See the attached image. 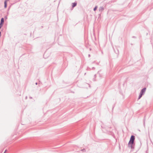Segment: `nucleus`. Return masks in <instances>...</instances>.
<instances>
[{
    "mask_svg": "<svg viewBox=\"0 0 153 153\" xmlns=\"http://www.w3.org/2000/svg\"><path fill=\"white\" fill-rule=\"evenodd\" d=\"M134 143L131 142H129L128 143V147L131 148L133 149H134Z\"/></svg>",
    "mask_w": 153,
    "mask_h": 153,
    "instance_id": "nucleus-1",
    "label": "nucleus"
},
{
    "mask_svg": "<svg viewBox=\"0 0 153 153\" xmlns=\"http://www.w3.org/2000/svg\"><path fill=\"white\" fill-rule=\"evenodd\" d=\"M4 19L3 18H1L0 23V29L2 27L4 23Z\"/></svg>",
    "mask_w": 153,
    "mask_h": 153,
    "instance_id": "nucleus-2",
    "label": "nucleus"
},
{
    "mask_svg": "<svg viewBox=\"0 0 153 153\" xmlns=\"http://www.w3.org/2000/svg\"><path fill=\"white\" fill-rule=\"evenodd\" d=\"M135 136L134 135H131V137L130 140L129 142H131L132 143H134V140H135Z\"/></svg>",
    "mask_w": 153,
    "mask_h": 153,
    "instance_id": "nucleus-3",
    "label": "nucleus"
},
{
    "mask_svg": "<svg viewBox=\"0 0 153 153\" xmlns=\"http://www.w3.org/2000/svg\"><path fill=\"white\" fill-rule=\"evenodd\" d=\"M146 88H143L141 90L140 93L144 95L145 93V92L146 91Z\"/></svg>",
    "mask_w": 153,
    "mask_h": 153,
    "instance_id": "nucleus-4",
    "label": "nucleus"
},
{
    "mask_svg": "<svg viewBox=\"0 0 153 153\" xmlns=\"http://www.w3.org/2000/svg\"><path fill=\"white\" fill-rule=\"evenodd\" d=\"M104 8L103 7H99V11L102 12L104 10Z\"/></svg>",
    "mask_w": 153,
    "mask_h": 153,
    "instance_id": "nucleus-5",
    "label": "nucleus"
},
{
    "mask_svg": "<svg viewBox=\"0 0 153 153\" xmlns=\"http://www.w3.org/2000/svg\"><path fill=\"white\" fill-rule=\"evenodd\" d=\"M72 7L73 8H74V7H75L77 5V3L76 2L73 3H72Z\"/></svg>",
    "mask_w": 153,
    "mask_h": 153,
    "instance_id": "nucleus-6",
    "label": "nucleus"
},
{
    "mask_svg": "<svg viewBox=\"0 0 153 153\" xmlns=\"http://www.w3.org/2000/svg\"><path fill=\"white\" fill-rule=\"evenodd\" d=\"M143 95V94L140 93L138 99V100L140 99L141 98V97H142Z\"/></svg>",
    "mask_w": 153,
    "mask_h": 153,
    "instance_id": "nucleus-7",
    "label": "nucleus"
},
{
    "mask_svg": "<svg viewBox=\"0 0 153 153\" xmlns=\"http://www.w3.org/2000/svg\"><path fill=\"white\" fill-rule=\"evenodd\" d=\"M7 7V2H6V1H4V7L5 8H6Z\"/></svg>",
    "mask_w": 153,
    "mask_h": 153,
    "instance_id": "nucleus-8",
    "label": "nucleus"
},
{
    "mask_svg": "<svg viewBox=\"0 0 153 153\" xmlns=\"http://www.w3.org/2000/svg\"><path fill=\"white\" fill-rule=\"evenodd\" d=\"M97 6H96L94 8V10L95 11L96 10L97 8Z\"/></svg>",
    "mask_w": 153,
    "mask_h": 153,
    "instance_id": "nucleus-9",
    "label": "nucleus"
},
{
    "mask_svg": "<svg viewBox=\"0 0 153 153\" xmlns=\"http://www.w3.org/2000/svg\"><path fill=\"white\" fill-rule=\"evenodd\" d=\"M81 151H82L83 152H85V149H83L81 150Z\"/></svg>",
    "mask_w": 153,
    "mask_h": 153,
    "instance_id": "nucleus-10",
    "label": "nucleus"
},
{
    "mask_svg": "<svg viewBox=\"0 0 153 153\" xmlns=\"http://www.w3.org/2000/svg\"><path fill=\"white\" fill-rule=\"evenodd\" d=\"M95 69V68L94 67H93L92 68V70H94Z\"/></svg>",
    "mask_w": 153,
    "mask_h": 153,
    "instance_id": "nucleus-11",
    "label": "nucleus"
},
{
    "mask_svg": "<svg viewBox=\"0 0 153 153\" xmlns=\"http://www.w3.org/2000/svg\"><path fill=\"white\" fill-rule=\"evenodd\" d=\"M145 119H144V125L145 126Z\"/></svg>",
    "mask_w": 153,
    "mask_h": 153,
    "instance_id": "nucleus-12",
    "label": "nucleus"
},
{
    "mask_svg": "<svg viewBox=\"0 0 153 153\" xmlns=\"http://www.w3.org/2000/svg\"><path fill=\"white\" fill-rule=\"evenodd\" d=\"M90 56H91V55H90V54H89V55H88V57H90Z\"/></svg>",
    "mask_w": 153,
    "mask_h": 153,
    "instance_id": "nucleus-13",
    "label": "nucleus"
},
{
    "mask_svg": "<svg viewBox=\"0 0 153 153\" xmlns=\"http://www.w3.org/2000/svg\"><path fill=\"white\" fill-rule=\"evenodd\" d=\"M9 0H5V1H6V2H7V1H8Z\"/></svg>",
    "mask_w": 153,
    "mask_h": 153,
    "instance_id": "nucleus-14",
    "label": "nucleus"
},
{
    "mask_svg": "<svg viewBox=\"0 0 153 153\" xmlns=\"http://www.w3.org/2000/svg\"><path fill=\"white\" fill-rule=\"evenodd\" d=\"M94 78H96V74H95V75H94Z\"/></svg>",
    "mask_w": 153,
    "mask_h": 153,
    "instance_id": "nucleus-15",
    "label": "nucleus"
},
{
    "mask_svg": "<svg viewBox=\"0 0 153 153\" xmlns=\"http://www.w3.org/2000/svg\"><path fill=\"white\" fill-rule=\"evenodd\" d=\"M93 79L94 81H95L96 80L94 78Z\"/></svg>",
    "mask_w": 153,
    "mask_h": 153,
    "instance_id": "nucleus-16",
    "label": "nucleus"
},
{
    "mask_svg": "<svg viewBox=\"0 0 153 153\" xmlns=\"http://www.w3.org/2000/svg\"><path fill=\"white\" fill-rule=\"evenodd\" d=\"M27 96H26V97H25V99H27Z\"/></svg>",
    "mask_w": 153,
    "mask_h": 153,
    "instance_id": "nucleus-17",
    "label": "nucleus"
},
{
    "mask_svg": "<svg viewBox=\"0 0 153 153\" xmlns=\"http://www.w3.org/2000/svg\"><path fill=\"white\" fill-rule=\"evenodd\" d=\"M30 99H32V97H30Z\"/></svg>",
    "mask_w": 153,
    "mask_h": 153,
    "instance_id": "nucleus-18",
    "label": "nucleus"
},
{
    "mask_svg": "<svg viewBox=\"0 0 153 153\" xmlns=\"http://www.w3.org/2000/svg\"><path fill=\"white\" fill-rule=\"evenodd\" d=\"M35 84L36 85H37V82H36Z\"/></svg>",
    "mask_w": 153,
    "mask_h": 153,
    "instance_id": "nucleus-19",
    "label": "nucleus"
},
{
    "mask_svg": "<svg viewBox=\"0 0 153 153\" xmlns=\"http://www.w3.org/2000/svg\"><path fill=\"white\" fill-rule=\"evenodd\" d=\"M6 150L4 152V153H5V152H6Z\"/></svg>",
    "mask_w": 153,
    "mask_h": 153,
    "instance_id": "nucleus-20",
    "label": "nucleus"
},
{
    "mask_svg": "<svg viewBox=\"0 0 153 153\" xmlns=\"http://www.w3.org/2000/svg\"><path fill=\"white\" fill-rule=\"evenodd\" d=\"M133 37L135 38V37L134 36H133Z\"/></svg>",
    "mask_w": 153,
    "mask_h": 153,
    "instance_id": "nucleus-21",
    "label": "nucleus"
}]
</instances>
